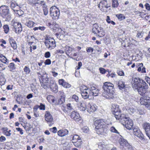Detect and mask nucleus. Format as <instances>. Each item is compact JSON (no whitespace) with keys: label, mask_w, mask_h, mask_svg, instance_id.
<instances>
[{"label":"nucleus","mask_w":150,"mask_h":150,"mask_svg":"<svg viewBox=\"0 0 150 150\" xmlns=\"http://www.w3.org/2000/svg\"><path fill=\"white\" fill-rule=\"evenodd\" d=\"M43 11L44 15L45 16L47 15L48 12V8L43 9Z\"/></svg>","instance_id":"052dcab7"},{"label":"nucleus","mask_w":150,"mask_h":150,"mask_svg":"<svg viewBox=\"0 0 150 150\" xmlns=\"http://www.w3.org/2000/svg\"><path fill=\"white\" fill-rule=\"evenodd\" d=\"M95 130L97 133L99 134H102L104 133H106L108 130L106 127L96 128V127Z\"/></svg>","instance_id":"aec40b11"},{"label":"nucleus","mask_w":150,"mask_h":150,"mask_svg":"<svg viewBox=\"0 0 150 150\" xmlns=\"http://www.w3.org/2000/svg\"><path fill=\"white\" fill-rule=\"evenodd\" d=\"M0 13L1 16L5 18L6 21H9L11 19V16L9 13V9L7 7L5 6L0 7Z\"/></svg>","instance_id":"7ed1b4c3"},{"label":"nucleus","mask_w":150,"mask_h":150,"mask_svg":"<svg viewBox=\"0 0 150 150\" xmlns=\"http://www.w3.org/2000/svg\"><path fill=\"white\" fill-rule=\"evenodd\" d=\"M8 67L9 69H11V70L15 69L16 68L15 65L14 63L13 62L10 63Z\"/></svg>","instance_id":"c03bdc74"},{"label":"nucleus","mask_w":150,"mask_h":150,"mask_svg":"<svg viewBox=\"0 0 150 150\" xmlns=\"http://www.w3.org/2000/svg\"><path fill=\"white\" fill-rule=\"evenodd\" d=\"M130 119L129 118L127 117L125 115L122 114L120 115V118L119 120L120 123L124 125L125 124H126L127 121Z\"/></svg>","instance_id":"2eb2a0df"},{"label":"nucleus","mask_w":150,"mask_h":150,"mask_svg":"<svg viewBox=\"0 0 150 150\" xmlns=\"http://www.w3.org/2000/svg\"><path fill=\"white\" fill-rule=\"evenodd\" d=\"M143 127L145 130L146 134L147 133V132H149L150 131V125L149 124L147 123H144L143 125Z\"/></svg>","instance_id":"cd10ccee"},{"label":"nucleus","mask_w":150,"mask_h":150,"mask_svg":"<svg viewBox=\"0 0 150 150\" xmlns=\"http://www.w3.org/2000/svg\"><path fill=\"white\" fill-rule=\"evenodd\" d=\"M124 125L127 129H132L133 125V121L131 119L127 121Z\"/></svg>","instance_id":"5701e85b"},{"label":"nucleus","mask_w":150,"mask_h":150,"mask_svg":"<svg viewBox=\"0 0 150 150\" xmlns=\"http://www.w3.org/2000/svg\"><path fill=\"white\" fill-rule=\"evenodd\" d=\"M29 4L34 5L35 6H38V4L39 3H35V0H27Z\"/></svg>","instance_id":"f704fd0d"},{"label":"nucleus","mask_w":150,"mask_h":150,"mask_svg":"<svg viewBox=\"0 0 150 150\" xmlns=\"http://www.w3.org/2000/svg\"><path fill=\"white\" fill-rule=\"evenodd\" d=\"M50 130L53 133H56L57 131V128L55 127H53V128L51 129Z\"/></svg>","instance_id":"0e129e2a"},{"label":"nucleus","mask_w":150,"mask_h":150,"mask_svg":"<svg viewBox=\"0 0 150 150\" xmlns=\"http://www.w3.org/2000/svg\"><path fill=\"white\" fill-rule=\"evenodd\" d=\"M42 81H43V82L45 83V85L46 86H48L49 85V83H50V80H53V79L51 78H48L47 77H45L44 76L42 77Z\"/></svg>","instance_id":"bb28decb"},{"label":"nucleus","mask_w":150,"mask_h":150,"mask_svg":"<svg viewBox=\"0 0 150 150\" xmlns=\"http://www.w3.org/2000/svg\"><path fill=\"white\" fill-rule=\"evenodd\" d=\"M69 131L66 129L59 130L57 132L58 135L62 137L67 135Z\"/></svg>","instance_id":"412c9836"},{"label":"nucleus","mask_w":150,"mask_h":150,"mask_svg":"<svg viewBox=\"0 0 150 150\" xmlns=\"http://www.w3.org/2000/svg\"><path fill=\"white\" fill-rule=\"evenodd\" d=\"M16 129L18 131L20 132V134L22 135L23 134V130L22 129L20 128H16Z\"/></svg>","instance_id":"e2e57ef3"},{"label":"nucleus","mask_w":150,"mask_h":150,"mask_svg":"<svg viewBox=\"0 0 150 150\" xmlns=\"http://www.w3.org/2000/svg\"><path fill=\"white\" fill-rule=\"evenodd\" d=\"M112 7L113 8H117L119 4L117 0H112Z\"/></svg>","instance_id":"e433bc0d"},{"label":"nucleus","mask_w":150,"mask_h":150,"mask_svg":"<svg viewBox=\"0 0 150 150\" xmlns=\"http://www.w3.org/2000/svg\"><path fill=\"white\" fill-rule=\"evenodd\" d=\"M65 96H61L58 100V103L59 104H62L65 102Z\"/></svg>","instance_id":"c9c22d12"},{"label":"nucleus","mask_w":150,"mask_h":150,"mask_svg":"<svg viewBox=\"0 0 150 150\" xmlns=\"http://www.w3.org/2000/svg\"><path fill=\"white\" fill-rule=\"evenodd\" d=\"M67 107L68 109L69 110H71L73 109L70 103H68L67 104Z\"/></svg>","instance_id":"774afa93"},{"label":"nucleus","mask_w":150,"mask_h":150,"mask_svg":"<svg viewBox=\"0 0 150 150\" xmlns=\"http://www.w3.org/2000/svg\"><path fill=\"white\" fill-rule=\"evenodd\" d=\"M110 130L112 132H115L116 133H118L117 131L113 127H111Z\"/></svg>","instance_id":"5fc2aeb1"},{"label":"nucleus","mask_w":150,"mask_h":150,"mask_svg":"<svg viewBox=\"0 0 150 150\" xmlns=\"http://www.w3.org/2000/svg\"><path fill=\"white\" fill-rule=\"evenodd\" d=\"M90 96H96L98 95L99 91L96 87L93 86H91L90 88Z\"/></svg>","instance_id":"a211bd4d"},{"label":"nucleus","mask_w":150,"mask_h":150,"mask_svg":"<svg viewBox=\"0 0 150 150\" xmlns=\"http://www.w3.org/2000/svg\"><path fill=\"white\" fill-rule=\"evenodd\" d=\"M50 52H47L45 53V57L46 58H48L50 57Z\"/></svg>","instance_id":"13d9d810"},{"label":"nucleus","mask_w":150,"mask_h":150,"mask_svg":"<svg viewBox=\"0 0 150 150\" xmlns=\"http://www.w3.org/2000/svg\"><path fill=\"white\" fill-rule=\"evenodd\" d=\"M38 108H39L40 110H44L45 109V105L44 104L42 103H40V105L38 106Z\"/></svg>","instance_id":"49530a36"},{"label":"nucleus","mask_w":150,"mask_h":150,"mask_svg":"<svg viewBox=\"0 0 150 150\" xmlns=\"http://www.w3.org/2000/svg\"><path fill=\"white\" fill-rule=\"evenodd\" d=\"M105 122L104 120L102 119L96 120L95 121L94 124L96 128H98L99 127L103 128L106 127V126L105 125Z\"/></svg>","instance_id":"9b49d317"},{"label":"nucleus","mask_w":150,"mask_h":150,"mask_svg":"<svg viewBox=\"0 0 150 150\" xmlns=\"http://www.w3.org/2000/svg\"><path fill=\"white\" fill-rule=\"evenodd\" d=\"M11 8L14 11L15 9H19V7L18 4L16 2V1L12 0L11 1Z\"/></svg>","instance_id":"393cba45"},{"label":"nucleus","mask_w":150,"mask_h":150,"mask_svg":"<svg viewBox=\"0 0 150 150\" xmlns=\"http://www.w3.org/2000/svg\"><path fill=\"white\" fill-rule=\"evenodd\" d=\"M113 108H114V110L113 109V112L114 113L120 111V110L119 108V107L118 106H115V105H114V106H113Z\"/></svg>","instance_id":"de8ad7c7"},{"label":"nucleus","mask_w":150,"mask_h":150,"mask_svg":"<svg viewBox=\"0 0 150 150\" xmlns=\"http://www.w3.org/2000/svg\"><path fill=\"white\" fill-rule=\"evenodd\" d=\"M70 139H71L72 140H76L78 141L80 140V139L79 136L77 135H71L70 137Z\"/></svg>","instance_id":"473e14b6"},{"label":"nucleus","mask_w":150,"mask_h":150,"mask_svg":"<svg viewBox=\"0 0 150 150\" xmlns=\"http://www.w3.org/2000/svg\"><path fill=\"white\" fill-rule=\"evenodd\" d=\"M102 30V28L101 27H99L97 24L95 23L93 25L92 32L95 34H96L97 36L98 33H99L100 30Z\"/></svg>","instance_id":"f3484780"},{"label":"nucleus","mask_w":150,"mask_h":150,"mask_svg":"<svg viewBox=\"0 0 150 150\" xmlns=\"http://www.w3.org/2000/svg\"><path fill=\"white\" fill-rule=\"evenodd\" d=\"M35 109L34 108V115L35 117H38L39 116V115L38 113H36V111L37 110V108H36V110H35Z\"/></svg>","instance_id":"338daca9"},{"label":"nucleus","mask_w":150,"mask_h":150,"mask_svg":"<svg viewBox=\"0 0 150 150\" xmlns=\"http://www.w3.org/2000/svg\"><path fill=\"white\" fill-rule=\"evenodd\" d=\"M0 60H1L2 62L7 65L8 64L9 61L7 59L6 57H4L2 59H0Z\"/></svg>","instance_id":"a19ab883"},{"label":"nucleus","mask_w":150,"mask_h":150,"mask_svg":"<svg viewBox=\"0 0 150 150\" xmlns=\"http://www.w3.org/2000/svg\"><path fill=\"white\" fill-rule=\"evenodd\" d=\"M15 9V10H14V12L16 14H17L18 16H20L23 14V11L20 10L19 7V9Z\"/></svg>","instance_id":"2f4dec72"},{"label":"nucleus","mask_w":150,"mask_h":150,"mask_svg":"<svg viewBox=\"0 0 150 150\" xmlns=\"http://www.w3.org/2000/svg\"><path fill=\"white\" fill-rule=\"evenodd\" d=\"M50 14L53 19H57L59 16V10L56 7L53 6L50 9Z\"/></svg>","instance_id":"423d86ee"},{"label":"nucleus","mask_w":150,"mask_h":150,"mask_svg":"<svg viewBox=\"0 0 150 150\" xmlns=\"http://www.w3.org/2000/svg\"><path fill=\"white\" fill-rule=\"evenodd\" d=\"M97 106L96 105H91L89 103H88L87 107V111L90 113L95 111L96 110Z\"/></svg>","instance_id":"6ab92c4d"},{"label":"nucleus","mask_w":150,"mask_h":150,"mask_svg":"<svg viewBox=\"0 0 150 150\" xmlns=\"http://www.w3.org/2000/svg\"><path fill=\"white\" fill-rule=\"evenodd\" d=\"M143 127L145 130L146 134L147 133V132H149L150 131V125L149 124L147 123H144L143 125Z\"/></svg>","instance_id":"c85d7f7f"},{"label":"nucleus","mask_w":150,"mask_h":150,"mask_svg":"<svg viewBox=\"0 0 150 150\" xmlns=\"http://www.w3.org/2000/svg\"><path fill=\"white\" fill-rule=\"evenodd\" d=\"M12 25L13 31L16 33L19 34L22 31V26L20 23L18 22L14 23Z\"/></svg>","instance_id":"1a4fd4ad"},{"label":"nucleus","mask_w":150,"mask_h":150,"mask_svg":"<svg viewBox=\"0 0 150 150\" xmlns=\"http://www.w3.org/2000/svg\"><path fill=\"white\" fill-rule=\"evenodd\" d=\"M117 74L118 75L120 76H122L124 75V73L123 71H117Z\"/></svg>","instance_id":"69168bd1"},{"label":"nucleus","mask_w":150,"mask_h":150,"mask_svg":"<svg viewBox=\"0 0 150 150\" xmlns=\"http://www.w3.org/2000/svg\"><path fill=\"white\" fill-rule=\"evenodd\" d=\"M45 44L47 47L50 50L53 49L56 46L55 42L53 38H46Z\"/></svg>","instance_id":"0eeeda50"},{"label":"nucleus","mask_w":150,"mask_h":150,"mask_svg":"<svg viewBox=\"0 0 150 150\" xmlns=\"http://www.w3.org/2000/svg\"><path fill=\"white\" fill-rule=\"evenodd\" d=\"M5 80L4 76L2 75H0V84L1 85H4L5 83Z\"/></svg>","instance_id":"58836bf2"},{"label":"nucleus","mask_w":150,"mask_h":150,"mask_svg":"<svg viewBox=\"0 0 150 150\" xmlns=\"http://www.w3.org/2000/svg\"><path fill=\"white\" fill-rule=\"evenodd\" d=\"M114 85L113 84L108 82H105L104 83L103 88L104 92L103 96L107 99L112 98L114 93Z\"/></svg>","instance_id":"f03ea898"},{"label":"nucleus","mask_w":150,"mask_h":150,"mask_svg":"<svg viewBox=\"0 0 150 150\" xmlns=\"http://www.w3.org/2000/svg\"><path fill=\"white\" fill-rule=\"evenodd\" d=\"M35 24V23L31 21L28 20L25 23L26 25L29 28H31L33 27Z\"/></svg>","instance_id":"7c9ffc66"},{"label":"nucleus","mask_w":150,"mask_h":150,"mask_svg":"<svg viewBox=\"0 0 150 150\" xmlns=\"http://www.w3.org/2000/svg\"><path fill=\"white\" fill-rule=\"evenodd\" d=\"M120 144V148L122 150H132V146L129 144L127 140L124 139H121Z\"/></svg>","instance_id":"6e6552de"},{"label":"nucleus","mask_w":150,"mask_h":150,"mask_svg":"<svg viewBox=\"0 0 150 150\" xmlns=\"http://www.w3.org/2000/svg\"><path fill=\"white\" fill-rule=\"evenodd\" d=\"M11 130L8 131V129L6 128V129L4 131V133L7 136H10L11 135Z\"/></svg>","instance_id":"4c0bfd02"},{"label":"nucleus","mask_w":150,"mask_h":150,"mask_svg":"<svg viewBox=\"0 0 150 150\" xmlns=\"http://www.w3.org/2000/svg\"><path fill=\"white\" fill-rule=\"evenodd\" d=\"M146 9L148 11H150V4L149 5L148 3H146L144 5Z\"/></svg>","instance_id":"4d7b16f0"},{"label":"nucleus","mask_w":150,"mask_h":150,"mask_svg":"<svg viewBox=\"0 0 150 150\" xmlns=\"http://www.w3.org/2000/svg\"><path fill=\"white\" fill-rule=\"evenodd\" d=\"M24 70L26 74H29L30 71L29 68L27 66H25L24 69Z\"/></svg>","instance_id":"8fccbe9b"},{"label":"nucleus","mask_w":150,"mask_h":150,"mask_svg":"<svg viewBox=\"0 0 150 150\" xmlns=\"http://www.w3.org/2000/svg\"><path fill=\"white\" fill-rule=\"evenodd\" d=\"M51 61L50 59H47L45 62V65H49L51 64Z\"/></svg>","instance_id":"bf43d9fd"},{"label":"nucleus","mask_w":150,"mask_h":150,"mask_svg":"<svg viewBox=\"0 0 150 150\" xmlns=\"http://www.w3.org/2000/svg\"><path fill=\"white\" fill-rule=\"evenodd\" d=\"M83 132L84 133H88L89 132V128L87 126H85L83 127L82 129Z\"/></svg>","instance_id":"a18cd8bd"},{"label":"nucleus","mask_w":150,"mask_h":150,"mask_svg":"<svg viewBox=\"0 0 150 150\" xmlns=\"http://www.w3.org/2000/svg\"><path fill=\"white\" fill-rule=\"evenodd\" d=\"M45 120L47 122H51L53 121V117L50 112L49 111H46L45 112Z\"/></svg>","instance_id":"dca6fc26"},{"label":"nucleus","mask_w":150,"mask_h":150,"mask_svg":"<svg viewBox=\"0 0 150 150\" xmlns=\"http://www.w3.org/2000/svg\"><path fill=\"white\" fill-rule=\"evenodd\" d=\"M98 6L102 11L106 12L107 11V9L110 6H108L106 0H104L100 3Z\"/></svg>","instance_id":"9d476101"},{"label":"nucleus","mask_w":150,"mask_h":150,"mask_svg":"<svg viewBox=\"0 0 150 150\" xmlns=\"http://www.w3.org/2000/svg\"><path fill=\"white\" fill-rule=\"evenodd\" d=\"M145 83V81L138 77L132 78L131 83L132 87L135 90L139 86H143Z\"/></svg>","instance_id":"20e7f679"},{"label":"nucleus","mask_w":150,"mask_h":150,"mask_svg":"<svg viewBox=\"0 0 150 150\" xmlns=\"http://www.w3.org/2000/svg\"><path fill=\"white\" fill-rule=\"evenodd\" d=\"M134 134L139 138L141 139H144V135L141 132L140 129L137 128H134L133 129Z\"/></svg>","instance_id":"f8f14e48"},{"label":"nucleus","mask_w":150,"mask_h":150,"mask_svg":"<svg viewBox=\"0 0 150 150\" xmlns=\"http://www.w3.org/2000/svg\"><path fill=\"white\" fill-rule=\"evenodd\" d=\"M138 65L139 67L138 68L137 70L139 71H142V67H143V64L142 63H139Z\"/></svg>","instance_id":"6e6d98bb"},{"label":"nucleus","mask_w":150,"mask_h":150,"mask_svg":"<svg viewBox=\"0 0 150 150\" xmlns=\"http://www.w3.org/2000/svg\"><path fill=\"white\" fill-rule=\"evenodd\" d=\"M65 81L63 79H60L59 80V85L63 86Z\"/></svg>","instance_id":"680f3d73"},{"label":"nucleus","mask_w":150,"mask_h":150,"mask_svg":"<svg viewBox=\"0 0 150 150\" xmlns=\"http://www.w3.org/2000/svg\"><path fill=\"white\" fill-rule=\"evenodd\" d=\"M93 48L91 47H89L86 49V51L88 52L92 53L93 52Z\"/></svg>","instance_id":"864d4df0"},{"label":"nucleus","mask_w":150,"mask_h":150,"mask_svg":"<svg viewBox=\"0 0 150 150\" xmlns=\"http://www.w3.org/2000/svg\"><path fill=\"white\" fill-rule=\"evenodd\" d=\"M63 86L66 88H69L71 86V85L69 83L65 82Z\"/></svg>","instance_id":"603ef678"},{"label":"nucleus","mask_w":150,"mask_h":150,"mask_svg":"<svg viewBox=\"0 0 150 150\" xmlns=\"http://www.w3.org/2000/svg\"><path fill=\"white\" fill-rule=\"evenodd\" d=\"M117 85L118 86V87L119 88L120 90H122L124 89L125 85V82L122 81L120 80L117 83Z\"/></svg>","instance_id":"b1692460"},{"label":"nucleus","mask_w":150,"mask_h":150,"mask_svg":"<svg viewBox=\"0 0 150 150\" xmlns=\"http://www.w3.org/2000/svg\"><path fill=\"white\" fill-rule=\"evenodd\" d=\"M99 70L100 71V72L102 74H105L107 71H108V70H105L104 69L102 68H99Z\"/></svg>","instance_id":"3c124183"},{"label":"nucleus","mask_w":150,"mask_h":150,"mask_svg":"<svg viewBox=\"0 0 150 150\" xmlns=\"http://www.w3.org/2000/svg\"><path fill=\"white\" fill-rule=\"evenodd\" d=\"M116 16L120 20H123L125 18V16L122 14H117Z\"/></svg>","instance_id":"37998d69"},{"label":"nucleus","mask_w":150,"mask_h":150,"mask_svg":"<svg viewBox=\"0 0 150 150\" xmlns=\"http://www.w3.org/2000/svg\"><path fill=\"white\" fill-rule=\"evenodd\" d=\"M9 41L11 46L14 50L16 49L17 48V46L15 40L12 38L11 37L9 39Z\"/></svg>","instance_id":"a878e982"},{"label":"nucleus","mask_w":150,"mask_h":150,"mask_svg":"<svg viewBox=\"0 0 150 150\" xmlns=\"http://www.w3.org/2000/svg\"><path fill=\"white\" fill-rule=\"evenodd\" d=\"M113 114L114 115L116 119L119 120L120 118V116L122 114H121L120 111L116 112L115 113L113 112Z\"/></svg>","instance_id":"72a5a7b5"},{"label":"nucleus","mask_w":150,"mask_h":150,"mask_svg":"<svg viewBox=\"0 0 150 150\" xmlns=\"http://www.w3.org/2000/svg\"><path fill=\"white\" fill-rule=\"evenodd\" d=\"M79 109L82 111H84L87 108L85 103L83 102H80L78 103Z\"/></svg>","instance_id":"4be33fe9"},{"label":"nucleus","mask_w":150,"mask_h":150,"mask_svg":"<svg viewBox=\"0 0 150 150\" xmlns=\"http://www.w3.org/2000/svg\"><path fill=\"white\" fill-rule=\"evenodd\" d=\"M80 90L82 96L84 99L89 98L90 96V88L83 85L80 87Z\"/></svg>","instance_id":"39448f33"},{"label":"nucleus","mask_w":150,"mask_h":150,"mask_svg":"<svg viewBox=\"0 0 150 150\" xmlns=\"http://www.w3.org/2000/svg\"><path fill=\"white\" fill-rule=\"evenodd\" d=\"M143 85L136 89L139 94L143 96L140 98L141 104L145 105L148 109L150 110V91L147 90L148 86L146 83Z\"/></svg>","instance_id":"f257e3e1"},{"label":"nucleus","mask_w":150,"mask_h":150,"mask_svg":"<svg viewBox=\"0 0 150 150\" xmlns=\"http://www.w3.org/2000/svg\"><path fill=\"white\" fill-rule=\"evenodd\" d=\"M97 36L100 37H102L105 35V32L103 31V29L102 28V30H100Z\"/></svg>","instance_id":"ea45409f"},{"label":"nucleus","mask_w":150,"mask_h":150,"mask_svg":"<svg viewBox=\"0 0 150 150\" xmlns=\"http://www.w3.org/2000/svg\"><path fill=\"white\" fill-rule=\"evenodd\" d=\"M72 98L73 100H74L76 102H79V97L76 95H73Z\"/></svg>","instance_id":"09e8293b"},{"label":"nucleus","mask_w":150,"mask_h":150,"mask_svg":"<svg viewBox=\"0 0 150 150\" xmlns=\"http://www.w3.org/2000/svg\"><path fill=\"white\" fill-rule=\"evenodd\" d=\"M77 140L76 142H72L75 146L78 148H81V144L82 143V142L80 139V140Z\"/></svg>","instance_id":"c756f323"},{"label":"nucleus","mask_w":150,"mask_h":150,"mask_svg":"<svg viewBox=\"0 0 150 150\" xmlns=\"http://www.w3.org/2000/svg\"><path fill=\"white\" fill-rule=\"evenodd\" d=\"M50 83H49V86L51 91L55 93L57 92V86L55 82H54V81L50 80Z\"/></svg>","instance_id":"4468645a"},{"label":"nucleus","mask_w":150,"mask_h":150,"mask_svg":"<svg viewBox=\"0 0 150 150\" xmlns=\"http://www.w3.org/2000/svg\"><path fill=\"white\" fill-rule=\"evenodd\" d=\"M70 116L72 119L77 122L81 120V119L79 114L77 112L75 111L72 112L71 113Z\"/></svg>","instance_id":"ddd939ff"},{"label":"nucleus","mask_w":150,"mask_h":150,"mask_svg":"<svg viewBox=\"0 0 150 150\" xmlns=\"http://www.w3.org/2000/svg\"><path fill=\"white\" fill-rule=\"evenodd\" d=\"M4 32L6 33H7L9 30V28L7 25H4L3 27Z\"/></svg>","instance_id":"79ce46f5"}]
</instances>
